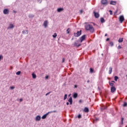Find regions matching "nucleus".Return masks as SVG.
I'll return each instance as SVG.
<instances>
[{"mask_svg": "<svg viewBox=\"0 0 127 127\" xmlns=\"http://www.w3.org/2000/svg\"><path fill=\"white\" fill-rule=\"evenodd\" d=\"M85 28L86 30H89V31L92 33H93V32H94L95 31L94 27H93L92 25L87 24L85 26Z\"/></svg>", "mask_w": 127, "mask_h": 127, "instance_id": "nucleus-1", "label": "nucleus"}, {"mask_svg": "<svg viewBox=\"0 0 127 127\" xmlns=\"http://www.w3.org/2000/svg\"><path fill=\"white\" fill-rule=\"evenodd\" d=\"M81 34H82V30L77 31V33H74V36L75 37H79Z\"/></svg>", "mask_w": 127, "mask_h": 127, "instance_id": "nucleus-2", "label": "nucleus"}, {"mask_svg": "<svg viewBox=\"0 0 127 127\" xmlns=\"http://www.w3.org/2000/svg\"><path fill=\"white\" fill-rule=\"evenodd\" d=\"M86 39V35H83L80 38H79L80 42L82 43L84 40Z\"/></svg>", "mask_w": 127, "mask_h": 127, "instance_id": "nucleus-3", "label": "nucleus"}, {"mask_svg": "<svg viewBox=\"0 0 127 127\" xmlns=\"http://www.w3.org/2000/svg\"><path fill=\"white\" fill-rule=\"evenodd\" d=\"M125 20V17L123 15H121L119 17V21H120L121 23H123V21Z\"/></svg>", "mask_w": 127, "mask_h": 127, "instance_id": "nucleus-4", "label": "nucleus"}, {"mask_svg": "<svg viewBox=\"0 0 127 127\" xmlns=\"http://www.w3.org/2000/svg\"><path fill=\"white\" fill-rule=\"evenodd\" d=\"M93 13L94 14L95 18H99V17H100V14H99V13L94 11Z\"/></svg>", "mask_w": 127, "mask_h": 127, "instance_id": "nucleus-5", "label": "nucleus"}, {"mask_svg": "<svg viewBox=\"0 0 127 127\" xmlns=\"http://www.w3.org/2000/svg\"><path fill=\"white\" fill-rule=\"evenodd\" d=\"M49 114H50V112H48V113H46V114L44 115L42 117V120H45V119H46V118H47V116H48V115H49Z\"/></svg>", "mask_w": 127, "mask_h": 127, "instance_id": "nucleus-6", "label": "nucleus"}, {"mask_svg": "<svg viewBox=\"0 0 127 127\" xmlns=\"http://www.w3.org/2000/svg\"><path fill=\"white\" fill-rule=\"evenodd\" d=\"M41 120V117L39 115H38L36 118H35V121L36 122H39Z\"/></svg>", "mask_w": 127, "mask_h": 127, "instance_id": "nucleus-7", "label": "nucleus"}, {"mask_svg": "<svg viewBox=\"0 0 127 127\" xmlns=\"http://www.w3.org/2000/svg\"><path fill=\"white\" fill-rule=\"evenodd\" d=\"M8 12H9V11L8 10V9H4L3 11V13L4 14H8Z\"/></svg>", "mask_w": 127, "mask_h": 127, "instance_id": "nucleus-8", "label": "nucleus"}, {"mask_svg": "<svg viewBox=\"0 0 127 127\" xmlns=\"http://www.w3.org/2000/svg\"><path fill=\"white\" fill-rule=\"evenodd\" d=\"M116 90H117V89L116 88V87H115V86L111 87V93H115V92H116Z\"/></svg>", "mask_w": 127, "mask_h": 127, "instance_id": "nucleus-9", "label": "nucleus"}, {"mask_svg": "<svg viewBox=\"0 0 127 127\" xmlns=\"http://www.w3.org/2000/svg\"><path fill=\"white\" fill-rule=\"evenodd\" d=\"M72 97L74 99H77L78 98V93L75 92L73 94Z\"/></svg>", "mask_w": 127, "mask_h": 127, "instance_id": "nucleus-10", "label": "nucleus"}, {"mask_svg": "<svg viewBox=\"0 0 127 127\" xmlns=\"http://www.w3.org/2000/svg\"><path fill=\"white\" fill-rule=\"evenodd\" d=\"M101 3L102 4H108V1L107 0H102Z\"/></svg>", "mask_w": 127, "mask_h": 127, "instance_id": "nucleus-11", "label": "nucleus"}, {"mask_svg": "<svg viewBox=\"0 0 127 127\" xmlns=\"http://www.w3.org/2000/svg\"><path fill=\"white\" fill-rule=\"evenodd\" d=\"M47 25H48V20H46L44 22L43 26L45 27H47Z\"/></svg>", "mask_w": 127, "mask_h": 127, "instance_id": "nucleus-12", "label": "nucleus"}, {"mask_svg": "<svg viewBox=\"0 0 127 127\" xmlns=\"http://www.w3.org/2000/svg\"><path fill=\"white\" fill-rule=\"evenodd\" d=\"M74 46H75L76 47H80V46H81V44H78L77 42H75L74 43Z\"/></svg>", "mask_w": 127, "mask_h": 127, "instance_id": "nucleus-13", "label": "nucleus"}, {"mask_svg": "<svg viewBox=\"0 0 127 127\" xmlns=\"http://www.w3.org/2000/svg\"><path fill=\"white\" fill-rule=\"evenodd\" d=\"M68 102H69L70 105H72V104H73V99H72V97H70L68 100Z\"/></svg>", "mask_w": 127, "mask_h": 127, "instance_id": "nucleus-14", "label": "nucleus"}, {"mask_svg": "<svg viewBox=\"0 0 127 127\" xmlns=\"http://www.w3.org/2000/svg\"><path fill=\"white\" fill-rule=\"evenodd\" d=\"M14 28V26L12 24H10L9 27H8L7 29H11Z\"/></svg>", "mask_w": 127, "mask_h": 127, "instance_id": "nucleus-15", "label": "nucleus"}, {"mask_svg": "<svg viewBox=\"0 0 127 127\" xmlns=\"http://www.w3.org/2000/svg\"><path fill=\"white\" fill-rule=\"evenodd\" d=\"M63 10H64L63 8H58L57 9L58 12H61V11H63Z\"/></svg>", "mask_w": 127, "mask_h": 127, "instance_id": "nucleus-16", "label": "nucleus"}, {"mask_svg": "<svg viewBox=\"0 0 127 127\" xmlns=\"http://www.w3.org/2000/svg\"><path fill=\"white\" fill-rule=\"evenodd\" d=\"M110 4H112L113 5H116V4H117V2L116 1H111Z\"/></svg>", "mask_w": 127, "mask_h": 127, "instance_id": "nucleus-17", "label": "nucleus"}, {"mask_svg": "<svg viewBox=\"0 0 127 127\" xmlns=\"http://www.w3.org/2000/svg\"><path fill=\"white\" fill-rule=\"evenodd\" d=\"M83 111L85 112V113H89V108L87 107L84 108Z\"/></svg>", "mask_w": 127, "mask_h": 127, "instance_id": "nucleus-18", "label": "nucleus"}, {"mask_svg": "<svg viewBox=\"0 0 127 127\" xmlns=\"http://www.w3.org/2000/svg\"><path fill=\"white\" fill-rule=\"evenodd\" d=\"M100 21L101 23H104V22H106V20H105V19H104V18L101 17L100 18Z\"/></svg>", "mask_w": 127, "mask_h": 127, "instance_id": "nucleus-19", "label": "nucleus"}, {"mask_svg": "<svg viewBox=\"0 0 127 127\" xmlns=\"http://www.w3.org/2000/svg\"><path fill=\"white\" fill-rule=\"evenodd\" d=\"M112 71H113V67H110L109 70V74H112Z\"/></svg>", "mask_w": 127, "mask_h": 127, "instance_id": "nucleus-20", "label": "nucleus"}, {"mask_svg": "<svg viewBox=\"0 0 127 127\" xmlns=\"http://www.w3.org/2000/svg\"><path fill=\"white\" fill-rule=\"evenodd\" d=\"M28 17L29 18H33V17H34V15L33 14H29Z\"/></svg>", "mask_w": 127, "mask_h": 127, "instance_id": "nucleus-21", "label": "nucleus"}, {"mask_svg": "<svg viewBox=\"0 0 127 127\" xmlns=\"http://www.w3.org/2000/svg\"><path fill=\"white\" fill-rule=\"evenodd\" d=\"M27 32V34H28V30H23L22 31L23 34H25Z\"/></svg>", "mask_w": 127, "mask_h": 127, "instance_id": "nucleus-22", "label": "nucleus"}, {"mask_svg": "<svg viewBox=\"0 0 127 127\" xmlns=\"http://www.w3.org/2000/svg\"><path fill=\"white\" fill-rule=\"evenodd\" d=\"M118 41L119 43H121V42H123V41H124V38H120Z\"/></svg>", "mask_w": 127, "mask_h": 127, "instance_id": "nucleus-23", "label": "nucleus"}, {"mask_svg": "<svg viewBox=\"0 0 127 127\" xmlns=\"http://www.w3.org/2000/svg\"><path fill=\"white\" fill-rule=\"evenodd\" d=\"M32 76L33 79H36V74H34V73H32Z\"/></svg>", "mask_w": 127, "mask_h": 127, "instance_id": "nucleus-24", "label": "nucleus"}, {"mask_svg": "<svg viewBox=\"0 0 127 127\" xmlns=\"http://www.w3.org/2000/svg\"><path fill=\"white\" fill-rule=\"evenodd\" d=\"M119 79V77L118 76H115L114 77V80L115 81H118V79Z\"/></svg>", "mask_w": 127, "mask_h": 127, "instance_id": "nucleus-25", "label": "nucleus"}, {"mask_svg": "<svg viewBox=\"0 0 127 127\" xmlns=\"http://www.w3.org/2000/svg\"><path fill=\"white\" fill-rule=\"evenodd\" d=\"M121 125H124V118H121Z\"/></svg>", "mask_w": 127, "mask_h": 127, "instance_id": "nucleus-26", "label": "nucleus"}, {"mask_svg": "<svg viewBox=\"0 0 127 127\" xmlns=\"http://www.w3.org/2000/svg\"><path fill=\"white\" fill-rule=\"evenodd\" d=\"M109 85H110V86H111V87H114V83H113V82H109Z\"/></svg>", "mask_w": 127, "mask_h": 127, "instance_id": "nucleus-27", "label": "nucleus"}, {"mask_svg": "<svg viewBox=\"0 0 127 127\" xmlns=\"http://www.w3.org/2000/svg\"><path fill=\"white\" fill-rule=\"evenodd\" d=\"M67 97H68V95L67 94H65L64 98V100L65 101L66 99H67Z\"/></svg>", "mask_w": 127, "mask_h": 127, "instance_id": "nucleus-28", "label": "nucleus"}, {"mask_svg": "<svg viewBox=\"0 0 127 127\" xmlns=\"http://www.w3.org/2000/svg\"><path fill=\"white\" fill-rule=\"evenodd\" d=\"M107 108H108L106 106H104L101 108L102 111H104V110H106Z\"/></svg>", "mask_w": 127, "mask_h": 127, "instance_id": "nucleus-29", "label": "nucleus"}, {"mask_svg": "<svg viewBox=\"0 0 127 127\" xmlns=\"http://www.w3.org/2000/svg\"><path fill=\"white\" fill-rule=\"evenodd\" d=\"M53 37L54 38H56V37H57V33H55L53 35Z\"/></svg>", "mask_w": 127, "mask_h": 127, "instance_id": "nucleus-30", "label": "nucleus"}, {"mask_svg": "<svg viewBox=\"0 0 127 127\" xmlns=\"http://www.w3.org/2000/svg\"><path fill=\"white\" fill-rule=\"evenodd\" d=\"M77 118H78V119H81L82 118V115H81V114H79L77 116Z\"/></svg>", "mask_w": 127, "mask_h": 127, "instance_id": "nucleus-31", "label": "nucleus"}, {"mask_svg": "<svg viewBox=\"0 0 127 127\" xmlns=\"http://www.w3.org/2000/svg\"><path fill=\"white\" fill-rule=\"evenodd\" d=\"M90 73H93L94 72V69L92 68H90Z\"/></svg>", "mask_w": 127, "mask_h": 127, "instance_id": "nucleus-32", "label": "nucleus"}, {"mask_svg": "<svg viewBox=\"0 0 127 127\" xmlns=\"http://www.w3.org/2000/svg\"><path fill=\"white\" fill-rule=\"evenodd\" d=\"M21 73V71H17V72L16 73V75H20Z\"/></svg>", "mask_w": 127, "mask_h": 127, "instance_id": "nucleus-33", "label": "nucleus"}, {"mask_svg": "<svg viewBox=\"0 0 127 127\" xmlns=\"http://www.w3.org/2000/svg\"><path fill=\"white\" fill-rule=\"evenodd\" d=\"M110 44L111 46H114V43L113 42H111L110 43Z\"/></svg>", "mask_w": 127, "mask_h": 127, "instance_id": "nucleus-34", "label": "nucleus"}, {"mask_svg": "<svg viewBox=\"0 0 127 127\" xmlns=\"http://www.w3.org/2000/svg\"><path fill=\"white\" fill-rule=\"evenodd\" d=\"M127 102H125V103H124L123 106H124V107H127Z\"/></svg>", "mask_w": 127, "mask_h": 127, "instance_id": "nucleus-35", "label": "nucleus"}, {"mask_svg": "<svg viewBox=\"0 0 127 127\" xmlns=\"http://www.w3.org/2000/svg\"><path fill=\"white\" fill-rule=\"evenodd\" d=\"M14 88H15L14 86H10V89L11 90H13V89H14Z\"/></svg>", "mask_w": 127, "mask_h": 127, "instance_id": "nucleus-36", "label": "nucleus"}, {"mask_svg": "<svg viewBox=\"0 0 127 127\" xmlns=\"http://www.w3.org/2000/svg\"><path fill=\"white\" fill-rule=\"evenodd\" d=\"M109 12H110V14H111V15H112V14H113V11L110 10Z\"/></svg>", "mask_w": 127, "mask_h": 127, "instance_id": "nucleus-37", "label": "nucleus"}, {"mask_svg": "<svg viewBox=\"0 0 127 127\" xmlns=\"http://www.w3.org/2000/svg\"><path fill=\"white\" fill-rule=\"evenodd\" d=\"M49 113H50V114H51L52 113H56V111H53L49 112Z\"/></svg>", "mask_w": 127, "mask_h": 127, "instance_id": "nucleus-38", "label": "nucleus"}, {"mask_svg": "<svg viewBox=\"0 0 127 127\" xmlns=\"http://www.w3.org/2000/svg\"><path fill=\"white\" fill-rule=\"evenodd\" d=\"M122 48V46L121 45H119L118 47V49H121Z\"/></svg>", "mask_w": 127, "mask_h": 127, "instance_id": "nucleus-39", "label": "nucleus"}, {"mask_svg": "<svg viewBox=\"0 0 127 127\" xmlns=\"http://www.w3.org/2000/svg\"><path fill=\"white\" fill-rule=\"evenodd\" d=\"M51 93V91L48 92L46 94V96H48L50 93Z\"/></svg>", "mask_w": 127, "mask_h": 127, "instance_id": "nucleus-40", "label": "nucleus"}, {"mask_svg": "<svg viewBox=\"0 0 127 127\" xmlns=\"http://www.w3.org/2000/svg\"><path fill=\"white\" fill-rule=\"evenodd\" d=\"M2 58H3V57H2V55H0V61L1 60V59H2Z\"/></svg>", "mask_w": 127, "mask_h": 127, "instance_id": "nucleus-41", "label": "nucleus"}, {"mask_svg": "<svg viewBox=\"0 0 127 127\" xmlns=\"http://www.w3.org/2000/svg\"><path fill=\"white\" fill-rule=\"evenodd\" d=\"M77 88H78V85H75L74 86V89H76Z\"/></svg>", "mask_w": 127, "mask_h": 127, "instance_id": "nucleus-42", "label": "nucleus"}, {"mask_svg": "<svg viewBox=\"0 0 127 127\" xmlns=\"http://www.w3.org/2000/svg\"><path fill=\"white\" fill-rule=\"evenodd\" d=\"M64 62H65V59L63 58V60H62V63H64Z\"/></svg>", "mask_w": 127, "mask_h": 127, "instance_id": "nucleus-43", "label": "nucleus"}, {"mask_svg": "<svg viewBox=\"0 0 127 127\" xmlns=\"http://www.w3.org/2000/svg\"><path fill=\"white\" fill-rule=\"evenodd\" d=\"M48 78H49V76L46 75V76H45V79H48Z\"/></svg>", "mask_w": 127, "mask_h": 127, "instance_id": "nucleus-44", "label": "nucleus"}, {"mask_svg": "<svg viewBox=\"0 0 127 127\" xmlns=\"http://www.w3.org/2000/svg\"><path fill=\"white\" fill-rule=\"evenodd\" d=\"M66 31H67V33L68 34H69V33H70V32H69V28L67 29Z\"/></svg>", "mask_w": 127, "mask_h": 127, "instance_id": "nucleus-45", "label": "nucleus"}, {"mask_svg": "<svg viewBox=\"0 0 127 127\" xmlns=\"http://www.w3.org/2000/svg\"><path fill=\"white\" fill-rule=\"evenodd\" d=\"M38 1H40V3H41L42 2V0H38Z\"/></svg>", "mask_w": 127, "mask_h": 127, "instance_id": "nucleus-46", "label": "nucleus"}, {"mask_svg": "<svg viewBox=\"0 0 127 127\" xmlns=\"http://www.w3.org/2000/svg\"><path fill=\"white\" fill-rule=\"evenodd\" d=\"M22 101H23V100L22 99V98L20 99V102H22Z\"/></svg>", "mask_w": 127, "mask_h": 127, "instance_id": "nucleus-47", "label": "nucleus"}, {"mask_svg": "<svg viewBox=\"0 0 127 127\" xmlns=\"http://www.w3.org/2000/svg\"><path fill=\"white\" fill-rule=\"evenodd\" d=\"M80 13H83V11H82V10H80Z\"/></svg>", "mask_w": 127, "mask_h": 127, "instance_id": "nucleus-48", "label": "nucleus"}, {"mask_svg": "<svg viewBox=\"0 0 127 127\" xmlns=\"http://www.w3.org/2000/svg\"><path fill=\"white\" fill-rule=\"evenodd\" d=\"M110 40V38H107V39H106V41H109Z\"/></svg>", "mask_w": 127, "mask_h": 127, "instance_id": "nucleus-49", "label": "nucleus"}, {"mask_svg": "<svg viewBox=\"0 0 127 127\" xmlns=\"http://www.w3.org/2000/svg\"><path fill=\"white\" fill-rule=\"evenodd\" d=\"M79 103H82V100H80L79 101Z\"/></svg>", "mask_w": 127, "mask_h": 127, "instance_id": "nucleus-50", "label": "nucleus"}, {"mask_svg": "<svg viewBox=\"0 0 127 127\" xmlns=\"http://www.w3.org/2000/svg\"><path fill=\"white\" fill-rule=\"evenodd\" d=\"M66 105H67V106H69V102H67Z\"/></svg>", "mask_w": 127, "mask_h": 127, "instance_id": "nucleus-51", "label": "nucleus"}, {"mask_svg": "<svg viewBox=\"0 0 127 127\" xmlns=\"http://www.w3.org/2000/svg\"><path fill=\"white\" fill-rule=\"evenodd\" d=\"M105 36H108V34H105Z\"/></svg>", "mask_w": 127, "mask_h": 127, "instance_id": "nucleus-52", "label": "nucleus"}, {"mask_svg": "<svg viewBox=\"0 0 127 127\" xmlns=\"http://www.w3.org/2000/svg\"><path fill=\"white\" fill-rule=\"evenodd\" d=\"M111 83H115V81H112Z\"/></svg>", "mask_w": 127, "mask_h": 127, "instance_id": "nucleus-53", "label": "nucleus"}, {"mask_svg": "<svg viewBox=\"0 0 127 127\" xmlns=\"http://www.w3.org/2000/svg\"><path fill=\"white\" fill-rule=\"evenodd\" d=\"M71 40H74V38H73V37H72V38H71Z\"/></svg>", "mask_w": 127, "mask_h": 127, "instance_id": "nucleus-54", "label": "nucleus"}, {"mask_svg": "<svg viewBox=\"0 0 127 127\" xmlns=\"http://www.w3.org/2000/svg\"><path fill=\"white\" fill-rule=\"evenodd\" d=\"M71 96V94H69V95H68V97H70Z\"/></svg>", "mask_w": 127, "mask_h": 127, "instance_id": "nucleus-55", "label": "nucleus"}, {"mask_svg": "<svg viewBox=\"0 0 127 127\" xmlns=\"http://www.w3.org/2000/svg\"><path fill=\"white\" fill-rule=\"evenodd\" d=\"M87 83H90V80H87Z\"/></svg>", "mask_w": 127, "mask_h": 127, "instance_id": "nucleus-56", "label": "nucleus"}, {"mask_svg": "<svg viewBox=\"0 0 127 127\" xmlns=\"http://www.w3.org/2000/svg\"><path fill=\"white\" fill-rule=\"evenodd\" d=\"M107 50H109V48H107Z\"/></svg>", "mask_w": 127, "mask_h": 127, "instance_id": "nucleus-57", "label": "nucleus"}, {"mask_svg": "<svg viewBox=\"0 0 127 127\" xmlns=\"http://www.w3.org/2000/svg\"><path fill=\"white\" fill-rule=\"evenodd\" d=\"M119 127H122V126H120Z\"/></svg>", "mask_w": 127, "mask_h": 127, "instance_id": "nucleus-58", "label": "nucleus"}, {"mask_svg": "<svg viewBox=\"0 0 127 127\" xmlns=\"http://www.w3.org/2000/svg\"><path fill=\"white\" fill-rule=\"evenodd\" d=\"M126 77H127V74L126 75Z\"/></svg>", "mask_w": 127, "mask_h": 127, "instance_id": "nucleus-59", "label": "nucleus"}, {"mask_svg": "<svg viewBox=\"0 0 127 127\" xmlns=\"http://www.w3.org/2000/svg\"><path fill=\"white\" fill-rule=\"evenodd\" d=\"M14 12H16L15 11H14Z\"/></svg>", "mask_w": 127, "mask_h": 127, "instance_id": "nucleus-60", "label": "nucleus"}, {"mask_svg": "<svg viewBox=\"0 0 127 127\" xmlns=\"http://www.w3.org/2000/svg\"><path fill=\"white\" fill-rule=\"evenodd\" d=\"M102 55H103V54H102Z\"/></svg>", "mask_w": 127, "mask_h": 127, "instance_id": "nucleus-61", "label": "nucleus"}]
</instances>
